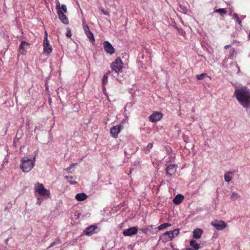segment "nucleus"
Returning a JSON list of instances; mask_svg holds the SVG:
<instances>
[{"label":"nucleus","mask_w":250,"mask_h":250,"mask_svg":"<svg viewBox=\"0 0 250 250\" xmlns=\"http://www.w3.org/2000/svg\"><path fill=\"white\" fill-rule=\"evenodd\" d=\"M214 12L219 13L220 14V15L222 16H223L224 15L226 14V13H227L226 10L224 8H219V9H216L214 11Z\"/></svg>","instance_id":"nucleus-24"},{"label":"nucleus","mask_w":250,"mask_h":250,"mask_svg":"<svg viewBox=\"0 0 250 250\" xmlns=\"http://www.w3.org/2000/svg\"><path fill=\"white\" fill-rule=\"evenodd\" d=\"M43 46L44 53L46 55L50 54L52 51V48L51 45L49 43L48 39L44 40Z\"/></svg>","instance_id":"nucleus-9"},{"label":"nucleus","mask_w":250,"mask_h":250,"mask_svg":"<svg viewBox=\"0 0 250 250\" xmlns=\"http://www.w3.org/2000/svg\"><path fill=\"white\" fill-rule=\"evenodd\" d=\"M97 228V227L96 225H91L84 229L83 233L86 235H91L95 232V230Z\"/></svg>","instance_id":"nucleus-15"},{"label":"nucleus","mask_w":250,"mask_h":250,"mask_svg":"<svg viewBox=\"0 0 250 250\" xmlns=\"http://www.w3.org/2000/svg\"><path fill=\"white\" fill-rule=\"evenodd\" d=\"M183 199L184 196L182 194H179L173 199V202L175 204L178 205L183 201Z\"/></svg>","instance_id":"nucleus-18"},{"label":"nucleus","mask_w":250,"mask_h":250,"mask_svg":"<svg viewBox=\"0 0 250 250\" xmlns=\"http://www.w3.org/2000/svg\"><path fill=\"white\" fill-rule=\"evenodd\" d=\"M233 17L236 20V22H238L240 27H242V21L238 17V15L236 13H234Z\"/></svg>","instance_id":"nucleus-27"},{"label":"nucleus","mask_w":250,"mask_h":250,"mask_svg":"<svg viewBox=\"0 0 250 250\" xmlns=\"http://www.w3.org/2000/svg\"><path fill=\"white\" fill-rule=\"evenodd\" d=\"M163 116V114L162 113L159 112H155L152 115H151L149 117V120L152 122H156L159 121Z\"/></svg>","instance_id":"nucleus-13"},{"label":"nucleus","mask_w":250,"mask_h":250,"mask_svg":"<svg viewBox=\"0 0 250 250\" xmlns=\"http://www.w3.org/2000/svg\"><path fill=\"white\" fill-rule=\"evenodd\" d=\"M233 172L230 171L227 172V173H225L224 176V179L226 182H229L231 180L232 178L230 176V174H231Z\"/></svg>","instance_id":"nucleus-21"},{"label":"nucleus","mask_w":250,"mask_h":250,"mask_svg":"<svg viewBox=\"0 0 250 250\" xmlns=\"http://www.w3.org/2000/svg\"><path fill=\"white\" fill-rule=\"evenodd\" d=\"M230 46V45H226L225 46L224 48L225 49H228Z\"/></svg>","instance_id":"nucleus-39"},{"label":"nucleus","mask_w":250,"mask_h":250,"mask_svg":"<svg viewBox=\"0 0 250 250\" xmlns=\"http://www.w3.org/2000/svg\"><path fill=\"white\" fill-rule=\"evenodd\" d=\"M123 63L121 59L118 58L113 62L111 65V69L116 73H120L122 71Z\"/></svg>","instance_id":"nucleus-4"},{"label":"nucleus","mask_w":250,"mask_h":250,"mask_svg":"<svg viewBox=\"0 0 250 250\" xmlns=\"http://www.w3.org/2000/svg\"><path fill=\"white\" fill-rule=\"evenodd\" d=\"M142 232H143L144 233H146V232H147V229H142Z\"/></svg>","instance_id":"nucleus-37"},{"label":"nucleus","mask_w":250,"mask_h":250,"mask_svg":"<svg viewBox=\"0 0 250 250\" xmlns=\"http://www.w3.org/2000/svg\"><path fill=\"white\" fill-rule=\"evenodd\" d=\"M138 231V228L133 227L129 229H125L123 231V234L125 236H130L137 233Z\"/></svg>","instance_id":"nucleus-11"},{"label":"nucleus","mask_w":250,"mask_h":250,"mask_svg":"<svg viewBox=\"0 0 250 250\" xmlns=\"http://www.w3.org/2000/svg\"><path fill=\"white\" fill-rule=\"evenodd\" d=\"M46 39H47V32H45L44 39V40H46Z\"/></svg>","instance_id":"nucleus-38"},{"label":"nucleus","mask_w":250,"mask_h":250,"mask_svg":"<svg viewBox=\"0 0 250 250\" xmlns=\"http://www.w3.org/2000/svg\"><path fill=\"white\" fill-rule=\"evenodd\" d=\"M87 198V195L84 193H80L76 195L75 198L77 201H83Z\"/></svg>","instance_id":"nucleus-19"},{"label":"nucleus","mask_w":250,"mask_h":250,"mask_svg":"<svg viewBox=\"0 0 250 250\" xmlns=\"http://www.w3.org/2000/svg\"><path fill=\"white\" fill-rule=\"evenodd\" d=\"M30 44L25 41H22L19 46V51L21 55H25L26 53V50L29 47Z\"/></svg>","instance_id":"nucleus-10"},{"label":"nucleus","mask_w":250,"mask_h":250,"mask_svg":"<svg viewBox=\"0 0 250 250\" xmlns=\"http://www.w3.org/2000/svg\"><path fill=\"white\" fill-rule=\"evenodd\" d=\"M56 9L60 21L64 24H67L69 23V21L66 16L63 13L60 8L59 4L57 5Z\"/></svg>","instance_id":"nucleus-6"},{"label":"nucleus","mask_w":250,"mask_h":250,"mask_svg":"<svg viewBox=\"0 0 250 250\" xmlns=\"http://www.w3.org/2000/svg\"><path fill=\"white\" fill-rule=\"evenodd\" d=\"M83 29L87 38H89L90 41H94L95 39L93 34L90 31L88 26L87 25H84Z\"/></svg>","instance_id":"nucleus-16"},{"label":"nucleus","mask_w":250,"mask_h":250,"mask_svg":"<svg viewBox=\"0 0 250 250\" xmlns=\"http://www.w3.org/2000/svg\"><path fill=\"white\" fill-rule=\"evenodd\" d=\"M203 233V231L201 229H196L193 231V237L196 239H199Z\"/></svg>","instance_id":"nucleus-17"},{"label":"nucleus","mask_w":250,"mask_h":250,"mask_svg":"<svg viewBox=\"0 0 250 250\" xmlns=\"http://www.w3.org/2000/svg\"><path fill=\"white\" fill-rule=\"evenodd\" d=\"M207 75V74L206 73H202L200 75H197L196 76V78L197 80H202Z\"/></svg>","instance_id":"nucleus-30"},{"label":"nucleus","mask_w":250,"mask_h":250,"mask_svg":"<svg viewBox=\"0 0 250 250\" xmlns=\"http://www.w3.org/2000/svg\"><path fill=\"white\" fill-rule=\"evenodd\" d=\"M236 98L245 108H248L250 104V90L246 86L236 89L234 92Z\"/></svg>","instance_id":"nucleus-1"},{"label":"nucleus","mask_w":250,"mask_h":250,"mask_svg":"<svg viewBox=\"0 0 250 250\" xmlns=\"http://www.w3.org/2000/svg\"><path fill=\"white\" fill-rule=\"evenodd\" d=\"M71 35H72V34H71V30L69 28H67V32L66 33V36L67 37H70L71 36Z\"/></svg>","instance_id":"nucleus-34"},{"label":"nucleus","mask_w":250,"mask_h":250,"mask_svg":"<svg viewBox=\"0 0 250 250\" xmlns=\"http://www.w3.org/2000/svg\"><path fill=\"white\" fill-rule=\"evenodd\" d=\"M60 8H61V10L62 11V10L64 13L67 12V7L65 4H62L61 5V7H60Z\"/></svg>","instance_id":"nucleus-32"},{"label":"nucleus","mask_w":250,"mask_h":250,"mask_svg":"<svg viewBox=\"0 0 250 250\" xmlns=\"http://www.w3.org/2000/svg\"><path fill=\"white\" fill-rule=\"evenodd\" d=\"M166 175L170 177L176 171V165H170L168 166L166 168Z\"/></svg>","instance_id":"nucleus-14"},{"label":"nucleus","mask_w":250,"mask_h":250,"mask_svg":"<svg viewBox=\"0 0 250 250\" xmlns=\"http://www.w3.org/2000/svg\"><path fill=\"white\" fill-rule=\"evenodd\" d=\"M190 245L194 250H198L200 249V244L197 243L196 240H192L190 241Z\"/></svg>","instance_id":"nucleus-20"},{"label":"nucleus","mask_w":250,"mask_h":250,"mask_svg":"<svg viewBox=\"0 0 250 250\" xmlns=\"http://www.w3.org/2000/svg\"><path fill=\"white\" fill-rule=\"evenodd\" d=\"M153 147V144L152 143H149L147 146L145 147L144 148V152L145 153H148L150 152V150Z\"/></svg>","instance_id":"nucleus-22"},{"label":"nucleus","mask_w":250,"mask_h":250,"mask_svg":"<svg viewBox=\"0 0 250 250\" xmlns=\"http://www.w3.org/2000/svg\"><path fill=\"white\" fill-rule=\"evenodd\" d=\"M122 128V126L121 125L112 127L110 130L111 136L114 138H116L118 137V134L120 132Z\"/></svg>","instance_id":"nucleus-8"},{"label":"nucleus","mask_w":250,"mask_h":250,"mask_svg":"<svg viewBox=\"0 0 250 250\" xmlns=\"http://www.w3.org/2000/svg\"><path fill=\"white\" fill-rule=\"evenodd\" d=\"M60 239L59 238H57L54 240V242L51 243V244L50 245L49 248H51V247L54 246L55 245H58L60 243Z\"/></svg>","instance_id":"nucleus-29"},{"label":"nucleus","mask_w":250,"mask_h":250,"mask_svg":"<svg viewBox=\"0 0 250 250\" xmlns=\"http://www.w3.org/2000/svg\"><path fill=\"white\" fill-rule=\"evenodd\" d=\"M35 191L39 193L40 195L42 196H50V191L49 190L46 189L42 184L39 183H37L35 186Z\"/></svg>","instance_id":"nucleus-5"},{"label":"nucleus","mask_w":250,"mask_h":250,"mask_svg":"<svg viewBox=\"0 0 250 250\" xmlns=\"http://www.w3.org/2000/svg\"><path fill=\"white\" fill-rule=\"evenodd\" d=\"M38 202H37V204H38V205H40L41 204V201L40 200V198H38Z\"/></svg>","instance_id":"nucleus-36"},{"label":"nucleus","mask_w":250,"mask_h":250,"mask_svg":"<svg viewBox=\"0 0 250 250\" xmlns=\"http://www.w3.org/2000/svg\"><path fill=\"white\" fill-rule=\"evenodd\" d=\"M4 162H7V160H4Z\"/></svg>","instance_id":"nucleus-41"},{"label":"nucleus","mask_w":250,"mask_h":250,"mask_svg":"<svg viewBox=\"0 0 250 250\" xmlns=\"http://www.w3.org/2000/svg\"><path fill=\"white\" fill-rule=\"evenodd\" d=\"M35 157L30 159L27 156L23 157L21 161L20 168L23 172H29L35 166Z\"/></svg>","instance_id":"nucleus-2"},{"label":"nucleus","mask_w":250,"mask_h":250,"mask_svg":"<svg viewBox=\"0 0 250 250\" xmlns=\"http://www.w3.org/2000/svg\"><path fill=\"white\" fill-rule=\"evenodd\" d=\"M101 10L102 11V12L105 15H107V16H109V14L108 13V12H106V11L104 10V9L103 8H101Z\"/></svg>","instance_id":"nucleus-35"},{"label":"nucleus","mask_w":250,"mask_h":250,"mask_svg":"<svg viewBox=\"0 0 250 250\" xmlns=\"http://www.w3.org/2000/svg\"><path fill=\"white\" fill-rule=\"evenodd\" d=\"M239 197V194L235 192H232L230 196V198L233 201H235V200L238 199Z\"/></svg>","instance_id":"nucleus-26"},{"label":"nucleus","mask_w":250,"mask_h":250,"mask_svg":"<svg viewBox=\"0 0 250 250\" xmlns=\"http://www.w3.org/2000/svg\"><path fill=\"white\" fill-rule=\"evenodd\" d=\"M211 225L213 226L218 230H222L227 226V224L224 221L217 220L211 222Z\"/></svg>","instance_id":"nucleus-7"},{"label":"nucleus","mask_w":250,"mask_h":250,"mask_svg":"<svg viewBox=\"0 0 250 250\" xmlns=\"http://www.w3.org/2000/svg\"><path fill=\"white\" fill-rule=\"evenodd\" d=\"M171 226V224H169V223H164V224H162L160 225V226H159L158 227V229L159 230H162V229H166L167 227H170Z\"/></svg>","instance_id":"nucleus-23"},{"label":"nucleus","mask_w":250,"mask_h":250,"mask_svg":"<svg viewBox=\"0 0 250 250\" xmlns=\"http://www.w3.org/2000/svg\"><path fill=\"white\" fill-rule=\"evenodd\" d=\"M235 50L234 48H231L230 50L229 55V59H232L233 56H234L235 54Z\"/></svg>","instance_id":"nucleus-31"},{"label":"nucleus","mask_w":250,"mask_h":250,"mask_svg":"<svg viewBox=\"0 0 250 250\" xmlns=\"http://www.w3.org/2000/svg\"><path fill=\"white\" fill-rule=\"evenodd\" d=\"M77 165V164H71L69 167H68V168H66V170L67 171H70V169L72 168H73L74 167Z\"/></svg>","instance_id":"nucleus-33"},{"label":"nucleus","mask_w":250,"mask_h":250,"mask_svg":"<svg viewBox=\"0 0 250 250\" xmlns=\"http://www.w3.org/2000/svg\"><path fill=\"white\" fill-rule=\"evenodd\" d=\"M65 178L67 180V181L71 184H75L76 183V181H73L72 180V179H73V177L72 176H66L65 177Z\"/></svg>","instance_id":"nucleus-28"},{"label":"nucleus","mask_w":250,"mask_h":250,"mask_svg":"<svg viewBox=\"0 0 250 250\" xmlns=\"http://www.w3.org/2000/svg\"><path fill=\"white\" fill-rule=\"evenodd\" d=\"M179 233V229H176L171 231H167L163 234L162 236V239L165 241H168L176 237Z\"/></svg>","instance_id":"nucleus-3"},{"label":"nucleus","mask_w":250,"mask_h":250,"mask_svg":"<svg viewBox=\"0 0 250 250\" xmlns=\"http://www.w3.org/2000/svg\"><path fill=\"white\" fill-rule=\"evenodd\" d=\"M249 37H250V33H249Z\"/></svg>","instance_id":"nucleus-40"},{"label":"nucleus","mask_w":250,"mask_h":250,"mask_svg":"<svg viewBox=\"0 0 250 250\" xmlns=\"http://www.w3.org/2000/svg\"><path fill=\"white\" fill-rule=\"evenodd\" d=\"M107 82H108V77L106 75H104L103 77V82H102L103 88L104 90L105 89V85L107 83Z\"/></svg>","instance_id":"nucleus-25"},{"label":"nucleus","mask_w":250,"mask_h":250,"mask_svg":"<svg viewBox=\"0 0 250 250\" xmlns=\"http://www.w3.org/2000/svg\"><path fill=\"white\" fill-rule=\"evenodd\" d=\"M104 48L107 53L113 54L115 50L111 44L108 41H104L103 43Z\"/></svg>","instance_id":"nucleus-12"}]
</instances>
